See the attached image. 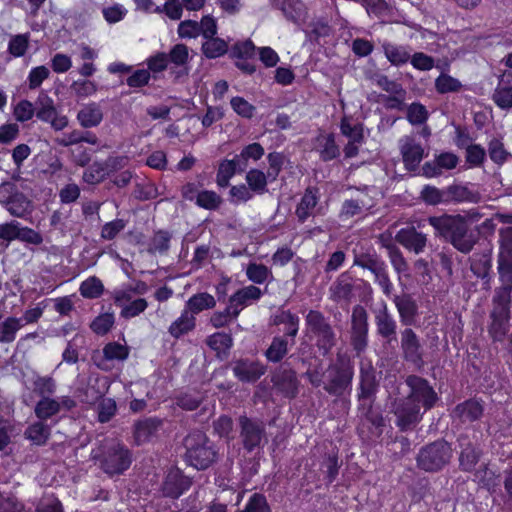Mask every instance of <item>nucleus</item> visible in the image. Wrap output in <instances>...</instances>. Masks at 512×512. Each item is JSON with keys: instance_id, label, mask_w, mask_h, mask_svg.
<instances>
[{"instance_id": "1", "label": "nucleus", "mask_w": 512, "mask_h": 512, "mask_svg": "<svg viewBox=\"0 0 512 512\" xmlns=\"http://www.w3.org/2000/svg\"><path fill=\"white\" fill-rule=\"evenodd\" d=\"M354 378V363L345 352H337L325 369L323 390L330 396L341 398L350 394Z\"/></svg>"}, {"instance_id": "2", "label": "nucleus", "mask_w": 512, "mask_h": 512, "mask_svg": "<svg viewBox=\"0 0 512 512\" xmlns=\"http://www.w3.org/2000/svg\"><path fill=\"white\" fill-rule=\"evenodd\" d=\"M427 221L437 234L446 238L455 249L464 254L469 253L476 244L475 235L461 216L429 217Z\"/></svg>"}, {"instance_id": "3", "label": "nucleus", "mask_w": 512, "mask_h": 512, "mask_svg": "<svg viewBox=\"0 0 512 512\" xmlns=\"http://www.w3.org/2000/svg\"><path fill=\"white\" fill-rule=\"evenodd\" d=\"M306 333L322 356H327L337 345V333L326 317L319 310H309L305 316Z\"/></svg>"}, {"instance_id": "4", "label": "nucleus", "mask_w": 512, "mask_h": 512, "mask_svg": "<svg viewBox=\"0 0 512 512\" xmlns=\"http://www.w3.org/2000/svg\"><path fill=\"white\" fill-rule=\"evenodd\" d=\"M185 459L198 470L209 468L218 459L215 444L201 431H193L184 439Z\"/></svg>"}, {"instance_id": "5", "label": "nucleus", "mask_w": 512, "mask_h": 512, "mask_svg": "<svg viewBox=\"0 0 512 512\" xmlns=\"http://www.w3.org/2000/svg\"><path fill=\"white\" fill-rule=\"evenodd\" d=\"M100 467L108 475H119L126 471L132 462L131 452L123 444L111 440L107 441L99 456Z\"/></svg>"}, {"instance_id": "6", "label": "nucleus", "mask_w": 512, "mask_h": 512, "mask_svg": "<svg viewBox=\"0 0 512 512\" xmlns=\"http://www.w3.org/2000/svg\"><path fill=\"white\" fill-rule=\"evenodd\" d=\"M0 204L17 218H26L33 211L32 201L10 181L0 184Z\"/></svg>"}, {"instance_id": "7", "label": "nucleus", "mask_w": 512, "mask_h": 512, "mask_svg": "<svg viewBox=\"0 0 512 512\" xmlns=\"http://www.w3.org/2000/svg\"><path fill=\"white\" fill-rule=\"evenodd\" d=\"M238 426L241 443L248 453L267 443L265 424L262 420L241 415L238 418Z\"/></svg>"}, {"instance_id": "8", "label": "nucleus", "mask_w": 512, "mask_h": 512, "mask_svg": "<svg viewBox=\"0 0 512 512\" xmlns=\"http://www.w3.org/2000/svg\"><path fill=\"white\" fill-rule=\"evenodd\" d=\"M451 452V447L446 441H435L421 450L418 455V466L426 471H437L448 463Z\"/></svg>"}, {"instance_id": "9", "label": "nucleus", "mask_w": 512, "mask_h": 512, "mask_svg": "<svg viewBox=\"0 0 512 512\" xmlns=\"http://www.w3.org/2000/svg\"><path fill=\"white\" fill-rule=\"evenodd\" d=\"M368 313L362 305H355L351 314L350 344L359 356L368 346Z\"/></svg>"}, {"instance_id": "10", "label": "nucleus", "mask_w": 512, "mask_h": 512, "mask_svg": "<svg viewBox=\"0 0 512 512\" xmlns=\"http://www.w3.org/2000/svg\"><path fill=\"white\" fill-rule=\"evenodd\" d=\"M406 383L410 387L409 395L407 398L399 401L394 410V414L397 417L396 425L402 431L413 430L416 423V400L414 398L416 393V376H408Z\"/></svg>"}, {"instance_id": "11", "label": "nucleus", "mask_w": 512, "mask_h": 512, "mask_svg": "<svg viewBox=\"0 0 512 512\" xmlns=\"http://www.w3.org/2000/svg\"><path fill=\"white\" fill-rule=\"evenodd\" d=\"M484 414V402L480 399L470 398L457 404L451 411L453 422L469 424L481 419Z\"/></svg>"}, {"instance_id": "12", "label": "nucleus", "mask_w": 512, "mask_h": 512, "mask_svg": "<svg viewBox=\"0 0 512 512\" xmlns=\"http://www.w3.org/2000/svg\"><path fill=\"white\" fill-rule=\"evenodd\" d=\"M469 263L472 273L482 279L484 288L489 290L491 283L492 248L488 245L481 250H477L469 258Z\"/></svg>"}, {"instance_id": "13", "label": "nucleus", "mask_w": 512, "mask_h": 512, "mask_svg": "<svg viewBox=\"0 0 512 512\" xmlns=\"http://www.w3.org/2000/svg\"><path fill=\"white\" fill-rule=\"evenodd\" d=\"M192 484L191 478L184 475L178 468H172L168 471L162 484L164 496L170 498H179Z\"/></svg>"}, {"instance_id": "14", "label": "nucleus", "mask_w": 512, "mask_h": 512, "mask_svg": "<svg viewBox=\"0 0 512 512\" xmlns=\"http://www.w3.org/2000/svg\"><path fill=\"white\" fill-rule=\"evenodd\" d=\"M374 321L377 334L385 339L386 343L391 344L396 340L397 324L393 316L388 312L386 303H382L381 307L374 310Z\"/></svg>"}, {"instance_id": "15", "label": "nucleus", "mask_w": 512, "mask_h": 512, "mask_svg": "<svg viewBox=\"0 0 512 512\" xmlns=\"http://www.w3.org/2000/svg\"><path fill=\"white\" fill-rule=\"evenodd\" d=\"M275 388L287 398H295L299 392V380L291 368H280L273 376Z\"/></svg>"}, {"instance_id": "16", "label": "nucleus", "mask_w": 512, "mask_h": 512, "mask_svg": "<svg viewBox=\"0 0 512 512\" xmlns=\"http://www.w3.org/2000/svg\"><path fill=\"white\" fill-rule=\"evenodd\" d=\"M379 381L376 378V370L371 363H361L359 372L358 400L376 398Z\"/></svg>"}, {"instance_id": "17", "label": "nucleus", "mask_w": 512, "mask_h": 512, "mask_svg": "<svg viewBox=\"0 0 512 512\" xmlns=\"http://www.w3.org/2000/svg\"><path fill=\"white\" fill-rule=\"evenodd\" d=\"M232 371L242 382H255L265 373L266 368L257 361L240 359L234 362Z\"/></svg>"}, {"instance_id": "18", "label": "nucleus", "mask_w": 512, "mask_h": 512, "mask_svg": "<svg viewBox=\"0 0 512 512\" xmlns=\"http://www.w3.org/2000/svg\"><path fill=\"white\" fill-rule=\"evenodd\" d=\"M355 279L349 272L341 273L329 288L330 298L335 302H350L353 297Z\"/></svg>"}, {"instance_id": "19", "label": "nucleus", "mask_w": 512, "mask_h": 512, "mask_svg": "<svg viewBox=\"0 0 512 512\" xmlns=\"http://www.w3.org/2000/svg\"><path fill=\"white\" fill-rule=\"evenodd\" d=\"M162 425V421L157 418H147L138 421L134 425V439L137 445H141L150 441V439L157 433Z\"/></svg>"}, {"instance_id": "20", "label": "nucleus", "mask_w": 512, "mask_h": 512, "mask_svg": "<svg viewBox=\"0 0 512 512\" xmlns=\"http://www.w3.org/2000/svg\"><path fill=\"white\" fill-rule=\"evenodd\" d=\"M291 339L286 336H275L264 355L268 362L280 363L288 354L289 348L293 345L290 344Z\"/></svg>"}, {"instance_id": "21", "label": "nucleus", "mask_w": 512, "mask_h": 512, "mask_svg": "<svg viewBox=\"0 0 512 512\" xmlns=\"http://www.w3.org/2000/svg\"><path fill=\"white\" fill-rule=\"evenodd\" d=\"M458 441L462 447L459 456L460 467L463 471L471 472L480 459V451L468 441L467 436H460Z\"/></svg>"}, {"instance_id": "22", "label": "nucleus", "mask_w": 512, "mask_h": 512, "mask_svg": "<svg viewBox=\"0 0 512 512\" xmlns=\"http://www.w3.org/2000/svg\"><path fill=\"white\" fill-rule=\"evenodd\" d=\"M77 120L86 129L98 126L103 120V112L100 105L95 102L84 105L77 113Z\"/></svg>"}, {"instance_id": "23", "label": "nucleus", "mask_w": 512, "mask_h": 512, "mask_svg": "<svg viewBox=\"0 0 512 512\" xmlns=\"http://www.w3.org/2000/svg\"><path fill=\"white\" fill-rule=\"evenodd\" d=\"M376 398H368L358 400V413L359 417L362 420L369 422L372 426L377 429H380L382 432V427L384 426V419L380 412L374 409V402Z\"/></svg>"}, {"instance_id": "24", "label": "nucleus", "mask_w": 512, "mask_h": 512, "mask_svg": "<svg viewBox=\"0 0 512 512\" xmlns=\"http://www.w3.org/2000/svg\"><path fill=\"white\" fill-rule=\"evenodd\" d=\"M384 261L378 256L374 250L370 249H354L353 250V265L359 266L363 269H367L373 272L377 269Z\"/></svg>"}, {"instance_id": "25", "label": "nucleus", "mask_w": 512, "mask_h": 512, "mask_svg": "<svg viewBox=\"0 0 512 512\" xmlns=\"http://www.w3.org/2000/svg\"><path fill=\"white\" fill-rule=\"evenodd\" d=\"M480 200L478 192L471 191L466 186L451 185L445 189V203L449 202H472Z\"/></svg>"}, {"instance_id": "26", "label": "nucleus", "mask_w": 512, "mask_h": 512, "mask_svg": "<svg viewBox=\"0 0 512 512\" xmlns=\"http://www.w3.org/2000/svg\"><path fill=\"white\" fill-rule=\"evenodd\" d=\"M50 435V426L41 420L28 425L24 431V437L37 446L45 445L49 440Z\"/></svg>"}, {"instance_id": "27", "label": "nucleus", "mask_w": 512, "mask_h": 512, "mask_svg": "<svg viewBox=\"0 0 512 512\" xmlns=\"http://www.w3.org/2000/svg\"><path fill=\"white\" fill-rule=\"evenodd\" d=\"M261 290L253 285L244 287L236 291L229 298V303L236 307L240 314L243 307L247 306L251 301L258 300L261 297Z\"/></svg>"}, {"instance_id": "28", "label": "nucleus", "mask_w": 512, "mask_h": 512, "mask_svg": "<svg viewBox=\"0 0 512 512\" xmlns=\"http://www.w3.org/2000/svg\"><path fill=\"white\" fill-rule=\"evenodd\" d=\"M497 272L500 286L495 289V293L509 295L512 293V261L497 260Z\"/></svg>"}, {"instance_id": "29", "label": "nucleus", "mask_w": 512, "mask_h": 512, "mask_svg": "<svg viewBox=\"0 0 512 512\" xmlns=\"http://www.w3.org/2000/svg\"><path fill=\"white\" fill-rule=\"evenodd\" d=\"M195 325L196 319L194 315L188 313V310L184 309L181 313V316L172 322L168 332L172 337L178 339L192 331L195 328Z\"/></svg>"}, {"instance_id": "30", "label": "nucleus", "mask_w": 512, "mask_h": 512, "mask_svg": "<svg viewBox=\"0 0 512 512\" xmlns=\"http://www.w3.org/2000/svg\"><path fill=\"white\" fill-rule=\"evenodd\" d=\"M216 305L215 298L207 293H197L189 298L186 302L185 310H188V313L194 315L202 312L203 310L212 309Z\"/></svg>"}, {"instance_id": "31", "label": "nucleus", "mask_w": 512, "mask_h": 512, "mask_svg": "<svg viewBox=\"0 0 512 512\" xmlns=\"http://www.w3.org/2000/svg\"><path fill=\"white\" fill-rule=\"evenodd\" d=\"M77 393L81 402L92 405L103 397L105 389L100 387L99 378H90L86 387L78 389Z\"/></svg>"}, {"instance_id": "32", "label": "nucleus", "mask_w": 512, "mask_h": 512, "mask_svg": "<svg viewBox=\"0 0 512 512\" xmlns=\"http://www.w3.org/2000/svg\"><path fill=\"white\" fill-rule=\"evenodd\" d=\"M395 304L398 309L401 322L404 325H411L414 323L416 315V303L411 295L398 296L395 299Z\"/></svg>"}, {"instance_id": "33", "label": "nucleus", "mask_w": 512, "mask_h": 512, "mask_svg": "<svg viewBox=\"0 0 512 512\" xmlns=\"http://www.w3.org/2000/svg\"><path fill=\"white\" fill-rule=\"evenodd\" d=\"M400 151L405 169L412 172L416 169V140L413 135L400 140Z\"/></svg>"}, {"instance_id": "34", "label": "nucleus", "mask_w": 512, "mask_h": 512, "mask_svg": "<svg viewBox=\"0 0 512 512\" xmlns=\"http://www.w3.org/2000/svg\"><path fill=\"white\" fill-rule=\"evenodd\" d=\"M61 410V404L58 403L57 399L51 397L41 398L35 405L34 413L36 417L45 421L56 414H58Z\"/></svg>"}, {"instance_id": "35", "label": "nucleus", "mask_w": 512, "mask_h": 512, "mask_svg": "<svg viewBox=\"0 0 512 512\" xmlns=\"http://www.w3.org/2000/svg\"><path fill=\"white\" fill-rule=\"evenodd\" d=\"M316 192L313 188H307L296 208V216L301 223L305 222L317 205L318 198Z\"/></svg>"}, {"instance_id": "36", "label": "nucleus", "mask_w": 512, "mask_h": 512, "mask_svg": "<svg viewBox=\"0 0 512 512\" xmlns=\"http://www.w3.org/2000/svg\"><path fill=\"white\" fill-rule=\"evenodd\" d=\"M168 55V62L175 65L176 67L182 68L178 73V76L185 74L188 75V69L186 65L189 60V49L185 44L179 43L174 45Z\"/></svg>"}, {"instance_id": "37", "label": "nucleus", "mask_w": 512, "mask_h": 512, "mask_svg": "<svg viewBox=\"0 0 512 512\" xmlns=\"http://www.w3.org/2000/svg\"><path fill=\"white\" fill-rule=\"evenodd\" d=\"M383 48L387 59L393 65H401L410 60L411 64L416 68V54L411 56L405 48L392 44H384Z\"/></svg>"}, {"instance_id": "38", "label": "nucleus", "mask_w": 512, "mask_h": 512, "mask_svg": "<svg viewBox=\"0 0 512 512\" xmlns=\"http://www.w3.org/2000/svg\"><path fill=\"white\" fill-rule=\"evenodd\" d=\"M34 109L36 117L44 122L51 119L57 111L53 99L43 91L39 93L38 98L34 103Z\"/></svg>"}, {"instance_id": "39", "label": "nucleus", "mask_w": 512, "mask_h": 512, "mask_svg": "<svg viewBox=\"0 0 512 512\" xmlns=\"http://www.w3.org/2000/svg\"><path fill=\"white\" fill-rule=\"evenodd\" d=\"M317 150L323 161H330L339 155V148L335 143L333 134L321 135L317 139Z\"/></svg>"}, {"instance_id": "40", "label": "nucleus", "mask_w": 512, "mask_h": 512, "mask_svg": "<svg viewBox=\"0 0 512 512\" xmlns=\"http://www.w3.org/2000/svg\"><path fill=\"white\" fill-rule=\"evenodd\" d=\"M24 326L22 318L8 317L0 324V343H11L16 333Z\"/></svg>"}, {"instance_id": "41", "label": "nucleus", "mask_w": 512, "mask_h": 512, "mask_svg": "<svg viewBox=\"0 0 512 512\" xmlns=\"http://www.w3.org/2000/svg\"><path fill=\"white\" fill-rule=\"evenodd\" d=\"M227 51L228 43L216 36L206 38V41L202 44V52L209 59L218 58L227 53Z\"/></svg>"}, {"instance_id": "42", "label": "nucleus", "mask_w": 512, "mask_h": 512, "mask_svg": "<svg viewBox=\"0 0 512 512\" xmlns=\"http://www.w3.org/2000/svg\"><path fill=\"white\" fill-rule=\"evenodd\" d=\"M172 235L166 230H158L150 239L147 251L150 254H165L170 248V240Z\"/></svg>"}, {"instance_id": "43", "label": "nucleus", "mask_w": 512, "mask_h": 512, "mask_svg": "<svg viewBox=\"0 0 512 512\" xmlns=\"http://www.w3.org/2000/svg\"><path fill=\"white\" fill-rule=\"evenodd\" d=\"M401 349L407 361L416 363V334L412 328H405L401 332Z\"/></svg>"}, {"instance_id": "44", "label": "nucleus", "mask_w": 512, "mask_h": 512, "mask_svg": "<svg viewBox=\"0 0 512 512\" xmlns=\"http://www.w3.org/2000/svg\"><path fill=\"white\" fill-rule=\"evenodd\" d=\"M511 296L494 292L492 298L493 309L490 318L510 319Z\"/></svg>"}, {"instance_id": "45", "label": "nucleus", "mask_w": 512, "mask_h": 512, "mask_svg": "<svg viewBox=\"0 0 512 512\" xmlns=\"http://www.w3.org/2000/svg\"><path fill=\"white\" fill-rule=\"evenodd\" d=\"M268 173L258 169H251L246 174V182L250 190L256 194H263L267 192V179Z\"/></svg>"}, {"instance_id": "46", "label": "nucleus", "mask_w": 512, "mask_h": 512, "mask_svg": "<svg viewBox=\"0 0 512 512\" xmlns=\"http://www.w3.org/2000/svg\"><path fill=\"white\" fill-rule=\"evenodd\" d=\"M57 384L50 376L37 375L33 380V391L41 398L50 397L56 392Z\"/></svg>"}, {"instance_id": "47", "label": "nucleus", "mask_w": 512, "mask_h": 512, "mask_svg": "<svg viewBox=\"0 0 512 512\" xmlns=\"http://www.w3.org/2000/svg\"><path fill=\"white\" fill-rule=\"evenodd\" d=\"M299 322V317L289 310L283 311L278 317L277 323H285L287 325L285 334L283 336L291 339V345L295 344V337L297 336L299 330Z\"/></svg>"}, {"instance_id": "48", "label": "nucleus", "mask_w": 512, "mask_h": 512, "mask_svg": "<svg viewBox=\"0 0 512 512\" xmlns=\"http://www.w3.org/2000/svg\"><path fill=\"white\" fill-rule=\"evenodd\" d=\"M115 316L112 312L102 313L97 316L91 323L90 329L97 335H106L114 326Z\"/></svg>"}, {"instance_id": "49", "label": "nucleus", "mask_w": 512, "mask_h": 512, "mask_svg": "<svg viewBox=\"0 0 512 512\" xmlns=\"http://www.w3.org/2000/svg\"><path fill=\"white\" fill-rule=\"evenodd\" d=\"M499 253L497 260L512 261V227L499 230Z\"/></svg>"}, {"instance_id": "50", "label": "nucleus", "mask_w": 512, "mask_h": 512, "mask_svg": "<svg viewBox=\"0 0 512 512\" xmlns=\"http://www.w3.org/2000/svg\"><path fill=\"white\" fill-rule=\"evenodd\" d=\"M437 400V394L427 380L418 378V403L422 402L424 408L428 410L433 407Z\"/></svg>"}, {"instance_id": "51", "label": "nucleus", "mask_w": 512, "mask_h": 512, "mask_svg": "<svg viewBox=\"0 0 512 512\" xmlns=\"http://www.w3.org/2000/svg\"><path fill=\"white\" fill-rule=\"evenodd\" d=\"M80 293L83 297L95 299L101 296L104 286L97 277H89L80 285Z\"/></svg>"}, {"instance_id": "52", "label": "nucleus", "mask_w": 512, "mask_h": 512, "mask_svg": "<svg viewBox=\"0 0 512 512\" xmlns=\"http://www.w3.org/2000/svg\"><path fill=\"white\" fill-rule=\"evenodd\" d=\"M238 310L236 307H233L230 303H228L227 307L224 311H219L213 313L210 318V323L215 328H221L229 324L232 320L238 317Z\"/></svg>"}, {"instance_id": "53", "label": "nucleus", "mask_w": 512, "mask_h": 512, "mask_svg": "<svg viewBox=\"0 0 512 512\" xmlns=\"http://www.w3.org/2000/svg\"><path fill=\"white\" fill-rule=\"evenodd\" d=\"M206 344L217 352L229 350L233 345V339L230 334L217 332L210 335Z\"/></svg>"}, {"instance_id": "54", "label": "nucleus", "mask_w": 512, "mask_h": 512, "mask_svg": "<svg viewBox=\"0 0 512 512\" xmlns=\"http://www.w3.org/2000/svg\"><path fill=\"white\" fill-rule=\"evenodd\" d=\"M256 46L251 40L235 43L230 50V56L237 59H252L255 56Z\"/></svg>"}, {"instance_id": "55", "label": "nucleus", "mask_w": 512, "mask_h": 512, "mask_svg": "<svg viewBox=\"0 0 512 512\" xmlns=\"http://www.w3.org/2000/svg\"><path fill=\"white\" fill-rule=\"evenodd\" d=\"M238 173L237 168L231 160H223L218 168L216 182L218 186L224 188L229 186L230 179Z\"/></svg>"}, {"instance_id": "56", "label": "nucleus", "mask_w": 512, "mask_h": 512, "mask_svg": "<svg viewBox=\"0 0 512 512\" xmlns=\"http://www.w3.org/2000/svg\"><path fill=\"white\" fill-rule=\"evenodd\" d=\"M29 46V35L28 34H18L14 35L10 38L8 43V52L13 57H21L23 56Z\"/></svg>"}, {"instance_id": "57", "label": "nucleus", "mask_w": 512, "mask_h": 512, "mask_svg": "<svg viewBox=\"0 0 512 512\" xmlns=\"http://www.w3.org/2000/svg\"><path fill=\"white\" fill-rule=\"evenodd\" d=\"M175 403L183 410L193 411L202 403V396L198 392L181 393L176 397Z\"/></svg>"}, {"instance_id": "58", "label": "nucleus", "mask_w": 512, "mask_h": 512, "mask_svg": "<svg viewBox=\"0 0 512 512\" xmlns=\"http://www.w3.org/2000/svg\"><path fill=\"white\" fill-rule=\"evenodd\" d=\"M221 203V197L214 191L204 190L197 195L196 204L201 208L216 210Z\"/></svg>"}, {"instance_id": "59", "label": "nucleus", "mask_w": 512, "mask_h": 512, "mask_svg": "<svg viewBox=\"0 0 512 512\" xmlns=\"http://www.w3.org/2000/svg\"><path fill=\"white\" fill-rule=\"evenodd\" d=\"M436 90L441 93L457 92L462 85L459 80L447 74H441L435 81Z\"/></svg>"}, {"instance_id": "60", "label": "nucleus", "mask_w": 512, "mask_h": 512, "mask_svg": "<svg viewBox=\"0 0 512 512\" xmlns=\"http://www.w3.org/2000/svg\"><path fill=\"white\" fill-rule=\"evenodd\" d=\"M303 376L314 388L322 387L325 379V370H323L322 361L319 360L318 364L310 365Z\"/></svg>"}, {"instance_id": "61", "label": "nucleus", "mask_w": 512, "mask_h": 512, "mask_svg": "<svg viewBox=\"0 0 512 512\" xmlns=\"http://www.w3.org/2000/svg\"><path fill=\"white\" fill-rule=\"evenodd\" d=\"M103 354L107 360H125L129 355V350L126 345L111 342L104 346Z\"/></svg>"}, {"instance_id": "62", "label": "nucleus", "mask_w": 512, "mask_h": 512, "mask_svg": "<svg viewBox=\"0 0 512 512\" xmlns=\"http://www.w3.org/2000/svg\"><path fill=\"white\" fill-rule=\"evenodd\" d=\"M106 175L102 163L95 162L84 171L82 178L85 183L95 185L102 182Z\"/></svg>"}, {"instance_id": "63", "label": "nucleus", "mask_w": 512, "mask_h": 512, "mask_svg": "<svg viewBox=\"0 0 512 512\" xmlns=\"http://www.w3.org/2000/svg\"><path fill=\"white\" fill-rule=\"evenodd\" d=\"M242 512H271V509L264 495L254 493Z\"/></svg>"}, {"instance_id": "64", "label": "nucleus", "mask_w": 512, "mask_h": 512, "mask_svg": "<svg viewBox=\"0 0 512 512\" xmlns=\"http://www.w3.org/2000/svg\"><path fill=\"white\" fill-rule=\"evenodd\" d=\"M492 99L502 109L512 108V87H498Z\"/></svg>"}]
</instances>
